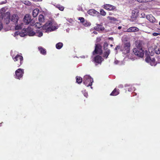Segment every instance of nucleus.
<instances>
[{
	"mask_svg": "<svg viewBox=\"0 0 160 160\" xmlns=\"http://www.w3.org/2000/svg\"><path fill=\"white\" fill-rule=\"evenodd\" d=\"M103 60V59L101 56L97 55L94 58L92 61L94 62L96 65H97L99 64H101Z\"/></svg>",
	"mask_w": 160,
	"mask_h": 160,
	"instance_id": "6e6552de",
	"label": "nucleus"
},
{
	"mask_svg": "<svg viewBox=\"0 0 160 160\" xmlns=\"http://www.w3.org/2000/svg\"><path fill=\"white\" fill-rule=\"evenodd\" d=\"M119 94V90L115 88L110 94V95L115 96Z\"/></svg>",
	"mask_w": 160,
	"mask_h": 160,
	"instance_id": "aec40b11",
	"label": "nucleus"
},
{
	"mask_svg": "<svg viewBox=\"0 0 160 160\" xmlns=\"http://www.w3.org/2000/svg\"><path fill=\"white\" fill-rule=\"evenodd\" d=\"M93 82V79L89 75H85L83 78V83L87 87L91 86Z\"/></svg>",
	"mask_w": 160,
	"mask_h": 160,
	"instance_id": "20e7f679",
	"label": "nucleus"
},
{
	"mask_svg": "<svg viewBox=\"0 0 160 160\" xmlns=\"http://www.w3.org/2000/svg\"><path fill=\"white\" fill-rule=\"evenodd\" d=\"M131 44L130 42H127L124 43L121 48V51L124 54H126L130 52Z\"/></svg>",
	"mask_w": 160,
	"mask_h": 160,
	"instance_id": "423d86ee",
	"label": "nucleus"
},
{
	"mask_svg": "<svg viewBox=\"0 0 160 160\" xmlns=\"http://www.w3.org/2000/svg\"><path fill=\"white\" fill-rule=\"evenodd\" d=\"M135 47L132 50L133 53L136 56L140 58L143 57L144 51L142 49V42L140 40L135 42Z\"/></svg>",
	"mask_w": 160,
	"mask_h": 160,
	"instance_id": "f257e3e1",
	"label": "nucleus"
},
{
	"mask_svg": "<svg viewBox=\"0 0 160 160\" xmlns=\"http://www.w3.org/2000/svg\"><path fill=\"white\" fill-rule=\"evenodd\" d=\"M3 24L1 21H0V30H1L3 28Z\"/></svg>",
	"mask_w": 160,
	"mask_h": 160,
	"instance_id": "ea45409f",
	"label": "nucleus"
},
{
	"mask_svg": "<svg viewBox=\"0 0 160 160\" xmlns=\"http://www.w3.org/2000/svg\"><path fill=\"white\" fill-rule=\"evenodd\" d=\"M24 74V69L21 68L18 69L15 72V77L16 79H20L23 77Z\"/></svg>",
	"mask_w": 160,
	"mask_h": 160,
	"instance_id": "0eeeda50",
	"label": "nucleus"
},
{
	"mask_svg": "<svg viewBox=\"0 0 160 160\" xmlns=\"http://www.w3.org/2000/svg\"><path fill=\"white\" fill-rule=\"evenodd\" d=\"M38 48L41 54L43 55H45L46 54L47 52L45 49L41 47H38Z\"/></svg>",
	"mask_w": 160,
	"mask_h": 160,
	"instance_id": "6ab92c4d",
	"label": "nucleus"
},
{
	"mask_svg": "<svg viewBox=\"0 0 160 160\" xmlns=\"http://www.w3.org/2000/svg\"><path fill=\"white\" fill-rule=\"evenodd\" d=\"M76 82L78 84L81 83L82 81V78L79 76H77L76 77Z\"/></svg>",
	"mask_w": 160,
	"mask_h": 160,
	"instance_id": "393cba45",
	"label": "nucleus"
},
{
	"mask_svg": "<svg viewBox=\"0 0 160 160\" xmlns=\"http://www.w3.org/2000/svg\"><path fill=\"white\" fill-rule=\"evenodd\" d=\"M159 34H160V33H157V32H153L152 33V35L154 36H157Z\"/></svg>",
	"mask_w": 160,
	"mask_h": 160,
	"instance_id": "a19ab883",
	"label": "nucleus"
},
{
	"mask_svg": "<svg viewBox=\"0 0 160 160\" xmlns=\"http://www.w3.org/2000/svg\"><path fill=\"white\" fill-rule=\"evenodd\" d=\"M151 57H147L145 58V61L147 62H149L152 66H155L156 64L155 60L154 58H152Z\"/></svg>",
	"mask_w": 160,
	"mask_h": 160,
	"instance_id": "9b49d317",
	"label": "nucleus"
},
{
	"mask_svg": "<svg viewBox=\"0 0 160 160\" xmlns=\"http://www.w3.org/2000/svg\"><path fill=\"white\" fill-rule=\"evenodd\" d=\"M139 30V29L137 27L132 26L128 28L125 32H138Z\"/></svg>",
	"mask_w": 160,
	"mask_h": 160,
	"instance_id": "f8f14e48",
	"label": "nucleus"
},
{
	"mask_svg": "<svg viewBox=\"0 0 160 160\" xmlns=\"http://www.w3.org/2000/svg\"><path fill=\"white\" fill-rule=\"evenodd\" d=\"M159 24L160 25V21L159 22Z\"/></svg>",
	"mask_w": 160,
	"mask_h": 160,
	"instance_id": "603ef678",
	"label": "nucleus"
},
{
	"mask_svg": "<svg viewBox=\"0 0 160 160\" xmlns=\"http://www.w3.org/2000/svg\"><path fill=\"white\" fill-rule=\"evenodd\" d=\"M19 19V17L16 14H14L10 16V20L14 24H17Z\"/></svg>",
	"mask_w": 160,
	"mask_h": 160,
	"instance_id": "1a4fd4ad",
	"label": "nucleus"
},
{
	"mask_svg": "<svg viewBox=\"0 0 160 160\" xmlns=\"http://www.w3.org/2000/svg\"><path fill=\"white\" fill-rule=\"evenodd\" d=\"M56 7L61 11H63L64 9V7L60 5H57L56 6Z\"/></svg>",
	"mask_w": 160,
	"mask_h": 160,
	"instance_id": "bb28decb",
	"label": "nucleus"
},
{
	"mask_svg": "<svg viewBox=\"0 0 160 160\" xmlns=\"http://www.w3.org/2000/svg\"><path fill=\"white\" fill-rule=\"evenodd\" d=\"M78 19L80 20L81 22L83 23L85 21L84 18L83 17H79Z\"/></svg>",
	"mask_w": 160,
	"mask_h": 160,
	"instance_id": "f704fd0d",
	"label": "nucleus"
},
{
	"mask_svg": "<svg viewBox=\"0 0 160 160\" xmlns=\"http://www.w3.org/2000/svg\"><path fill=\"white\" fill-rule=\"evenodd\" d=\"M108 19L109 20H115V18L109 16L108 17Z\"/></svg>",
	"mask_w": 160,
	"mask_h": 160,
	"instance_id": "4c0bfd02",
	"label": "nucleus"
},
{
	"mask_svg": "<svg viewBox=\"0 0 160 160\" xmlns=\"http://www.w3.org/2000/svg\"><path fill=\"white\" fill-rule=\"evenodd\" d=\"M31 19V17L28 14L25 15L23 18V21L26 25L29 24V22Z\"/></svg>",
	"mask_w": 160,
	"mask_h": 160,
	"instance_id": "2eb2a0df",
	"label": "nucleus"
},
{
	"mask_svg": "<svg viewBox=\"0 0 160 160\" xmlns=\"http://www.w3.org/2000/svg\"><path fill=\"white\" fill-rule=\"evenodd\" d=\"M137 1L139 2L142 3L148 2L149 0H137Z\"/></svg>",
	"mask_w": 160,
	"mask_h": 160,
	"instance_id": "473e14b6",
	"label": "nucleus"
},
{
	"mask_svg": "<svg viewBox=\"0 0 160 160\" xmlns=\"http://www.w3.org/2000/svg\"><path fill=\"white\" fill-rule=\"evenodd\" d=\"M103 8L108 10H112L115 8V7L111 5L106 4L103 5Z\"/></svg>",
	"mask_w": 160,
	"mask_h": 160,
	"instance_id": "dca6fc26",
	"label": "nucleus"
},
{
	"mask_svg": "<svg viewBox=\"0 0 160 160\" xmlns=\"http://www.w3.org/2000/svg\"><path fill=\"white\" fill-rule=\"evenodd\" d=\"M100 14L103 16H105L106 15V12L102 9H100Z\"/></svg>",
	"mask_w": 160,
	"mask_h": 160,
	"instance_id": "cd10ccee",
	"label": "nucleus"
},
{
	"mask_svg": "<svg viewBox=\"0 0 160 160\" xmlns=\"http://www.w3.org/2000/svg\"><path fill=\"white\" fill-rule=\"evenodd\" d=\"M108 39L109 40H110L112 41H113V38L112 37H110V38H109Z\"/></svg>",
	"mask_w": 160,
	"mask_h": 160,
	"instance_id": "a18cd8bd",
	"label": "nucleus"
},
{
	"mask_svg": "<svg viewBox=\"0 0 160 160\" xmlns=\"http://www.w3.org/2000/svg\"><path fill=\"white\" fill-rule=\"evenodd\" d=\"M28 4H29L30 5L31 4V2H30L29 1H28Z\"/></svg>",
	"mask_w": 160,
	"mask_h": 160,
	"instance_id": "49530a36",
	"label": "nucleus"
},
{
	"mask_svg": "<svg viewBox=\"0 0 160 160\" xmlns=\"http://www.w3.org/2000/svg\"><path fill=\"white\" fill-rule=\"evenodd\" d=\"M94 28L98 31H102L104 30L105 28L102 25L99 24H96V26L94 27Z\"/></svg>",
	"mask_w": 160,
	"mask_h": 160,
	"instance_id": "4468645a",
	"label": "nucleus"
},
{
	"mask_svg": "<svg viewBox=\"0 0 160 160\" xmlns=\"http://www.w3.org/2000/svg\"><path fill=\"white\" fill-rule=\"evenodd\" d=\"M19 34L20 36L21 37H23L25 36V34L24 33L19 32V33H17V34Z\"/></svg>",
	"mask_w": 160,
	"mask_h": 160,
	"instance_id": "58836bf2",
	"label": "nucleus"
},
{
	"mask_svg": "<svg viewBox=\"0 0 160 160\" xmlns=\"http://www.w3.org/2000/svg\"><path fill=\"white\" fill-rule=\"evenodd\" d=\"M108 44L107 42H104L103 44V48L104 50H106L107 49H108Z\"/></svg>",
	"mask_w": 160,
	"mask_h": 160,
	"instance_id": "c85d7f7f",
	"label": "nucleus"
},
{
	"mask_svg": "<svg viewBox=\"0 0 160 160\" xmlns=\"http://www.w3.org/2000/svg\"><path fill=\"white\" fill-rule=\"evenodd\" d=\"M157 58H158V62L159 63H160V57L158 56Z\"/></svg>",
	"mask_w": 160,
	"mask_h": 160,
	"instance_id": "79ce46f5",
	"label": "nucleus"
},
{
	"mask_svg": "<svg viewBox=\"0 0 160 160\" xmlns=\"http://www.w3.org/2000/svg\"><path fill=\"white\" fill-rule=\"evenodd\" d=\"M12 58L16 62V66L18 67H20L23 63V57L20 55L17 54L15 57H13Z\"/></svg>",
	"mask_w": 160,
	"mask_h": 160,
	"instance_id": "7ed1b4c3",
	"label": "nucleus"
},
{
	"mask_svg": "<svg viewBox=\"0 0 160 160\" xmlns=\"http://www.w3.org/2000/svg\"><path fill=\"white\" fill-rule=\"evenodd\" d=\"M39 11V10L38 8L35 9L32 12V16L34 17H36L38 15Z\"/></svg>",
	"mask_w": 160,
	"mask_h": 160,
	"instance_id": "4be33fe9",
	"label": "nucleus"
},
{
	"mask_svg": "<svg viewBox=\"0 0 160 160\" xmlns=\"http://www.w3.org/2000/svg\"><path fill=\"white\" fill-rule=\"evenodd\" d=\"M103 53V57L106 58H107L110 53V49H107Z\"/></svg>",
	"mask_w": 160,
	"mask_h": 160,
	"instance_id": "412c9836",
	"label": "nucleus"
},
{
	"mask_svg": "<svg viewBox=\"0 0 160 160\" xmlns=\"http://www.w3.org/2000/svg\"><path fill=\"white\" fill-rule=\"evenodd\" d=\"M118 28L119 29H120L121 28V27H118Z\"/></svg>",
	"mask_w": 160,
	"mask_h": 160,
	"instance_id": "09e8293b",
	"label": "nucleus"
},
{
	"mask_svg": "<svg viewBox=\"0 0 160 160\" xmlns=\"http://www.w3.org/2000/svg\"><path fill=\"white\" fill-rule=\"evenodd\" d=\"M82 92H83L84 96L86 97L87 98L88 96V92H86V90H84Z\"/></svg>",
	"mask_w": 160,
	"mask_h": 160,
	"instance_id": "72a5a7b5",
	"label": "nucleus"
},
{
	"mask_svg": "<svg viewBox=\"0 0 160 160\" xmlns=\"http://www.w3.org/2000/svg\"><path fill=\"white\" fill-rule=\"evenodd\" d=\"M155 52L156 54H160V49L159 48H156L155 49Z\"/></svg>",
	"mask_w": 160,
	"mask_h": 160,
	"instance_id": "7c9ffc66",
	"label": "nucleus"
},
{
	"mask_svg": "<svg viewBox=\"0 0 160 160\" xmlns=\"http://www.w3.org/2000/svg\"><path fill=\"white\" fill-rule=\"evenodd\" d=\"M10 13L9 12H7L5 14H1L0 17L2 18L4 17V19L3 21L4 24H8L9 23L10 20Z\"/></svg>",
	"mask_w": 160,
	"mask_h": 160,
	"instance_id": "39448f33",
	"label": "nucleus"
},
{
	"mask_svg": "<svg viewBox=\"0 0 160 160\" xmlns=\"http://www.w3.org/2000/svg\"><path fill=\"white\" fill-rule=\"evenodd\" d=\"M27 31L28 35L30 36H33L35 34V32L33 31V29L30 27H28L27 28Z\"/></svg>",
	"mask_w": 160,
	"mask_h": 160,
	"instance_id": "f3484780",
	"label": "nucleus"
},
{
	"mask_svg": "<svg viewBox=\"0 0 160 160\" xmlns=\"http://www.w3.org/2000/svg\"><path fill=\"white\" fill-rule=\"evenodd\" d=\"M141 16H142V18H144L145 16V15L144 13H142L141 14Z\"/></svg>",
	"mask_w": 160,
	"mask_h": 160,
	"instance_id": "c03bdc74",
	"label": "nucleus"
},
{
	"mask_svg": "<svg viewBox=\"0 0 160 160\" xmlns=\"http://www.w3.org/2000/svg\"><path fill=\"white\" fill-rule=\"evenodd\" d=\"M22 23L21 24H20L19 25H16L15 27V30H19L21 29L22 28Z\"/></svg>",
	"mask_w": 160,
	"mask_h": 160,
	"instance_id": "a878e982",
	"label": "nucleus"
},
{
	"mask_svg": "<svg viewBox=\"0 0 160 160\" xmlns=\"http://www.w3.org/2000/svg\"><path fill=\"white\" fill-rule=\"evenodd\" d=\"M2 124V123H0V127L1 126V124Z\"/></svg>",
	"mask_w": 160,
	"mask_h": 160,
	"instance_id": "3c124183",
	"label": "nucleus"
},
{
	"mask_svg": "<svg viewBox=\"0 0 160 160\" xmlns=\"http://www.w3.org/2000/svg\"><path fill=\"white\" fill-rule=\"evenodd\" d=\"M93 55L95 54H99L101 55L102 54V51L101 49V46L99 44L96 45L95 49L93 52Z\"/></svg>",
	"mask_w": 160,
	"mask_h": 160,
	"instance_id": "9d476101",
	"label": "nucleus"
},
{
	"mask_svg": "<svg viewBox=\"0 0 160 160\" xmlns=\"http://www.w3.org/2000/svg\"><path fill=\"white\" fill-rule=\"evenodd\" d=\"M83 24L85 26H88V25H89L90 24L88 22H87V21H85L84 22H83Z\"/></svg>",
	"mask_w": 160,
	"mask_h": 160,
	"instance_id": "e433bc0d",
	"label": "nucleus"
},
{
	"mask_svg": "<svg viewBox=\"0 0 160 160\" xmlns=\"http://www.w3.org/2000/svg\"><path fill=\"white\" fill-rule=\"evenodd\" d=\"M37 33L38 34V36L39 37H41L43 35L42 32L41 31H38Z\"/></svg>",
	"mask_w": 160,
	"mask_h": 160,
	"instance_id": "c9c22d12",
	"label": "nucleus"
},
{
	"mask_svg": "<svg viewBox=\"0 0 160 160\" xmlns=\"http://www.w3.org/2000/svg\"><path fill=\"white\" fill-rule=\"evenodd\" d=\"M35 27L38 28H40L42 27V24L40 22H37L35 23Z\"/></svg>",
	"mask_w": 160,
	"mask_h": 160,
	"instance_id": "c756f323",
	"label": "nucleus"
},
{
	"mask_svg": "<svg viewBox=\"0 0 160 160\" xmlns=\"http://www.w3.org/2000/svg\"><path fill=\"white\" fill-rule=\"evenodd\" d=\"M38 20L40 22H44V18L42 14H40L38 17Z\"/></svg>",
	"mask_w": 160,
	"mask_h": 160,
	"instance_id": "5701e85b",
	"label": "nucleus"
},
{
	"mask_svg": "<svg viewBox=\"0 0 160 160\" xmlns=\"http://www.w3.org/2000/svg\"><path fill=\"white\" fill-rule=\"evenodd\" d=\"M146 18L150 22L152 23H157L158 22L157 21H156L155 18L151 14L147 15Z\"/></svg>",
	"mask_w": 160,
	"mask_h": 160,
	"instance_id": "ddd939ff",
	"label": "nucleus"
},
{
	"mask_svg": "<svg viewBox=\"0 0 160 160\" xmlns=\"http://www.w3.org/2000/svg\"><path fill=\"white\" fill-rule=\"evenodd\" d=\"M88 13L91 15L93 16L94 14H97L98 12L94 9H90L88 10L87 12Z\"/></svg>",
	"mask_w": 160,
	"mask_h": 160,
	"instance_id": "a211bd4d",
	"label": "nucleus"
},
{
	"mask_svg": "<svg viewBox=\"0 0 160 160\" xmlns=\"http://www.w3.org/2000/svg\"><path fill=\"white\" fill-rule=\"evenodd\" d=\"M110 46H111V47H112V46H113V45H112L111 44V45H110Z\"/></svg>",
	"mask_w": 160,
	"mask_h": 160,
	"instance_id": "8fccbe9b",
	"label": "nucleus"
},
{
	"mask_svg": "<svg viewBox=\"0 0 160 160\" xmlns=\"http://www.w3.org/2000/svg\"><path fill=\"white\" fill-rule=\"evenodd\" d=\"M42 28L45 30V32H49L56 29V27L52 26V23L50 21L47 22L43 26Z\"/></svg>",
	"mask_w": 160,
	"mask_h": 160,
	"instance_id": "f03ea898",
	"label": "nucleus"
},
{
	"mask_svg": "<svg viewBox=\"0 0 160 160\" xmlns=\"http://www.w3.org/2000/svg\"><path fill=\"white\" fill-rule=\"evenodd\" d=\"M63 44L62 42H58L56 45V48L58 49H60L63 46Z\"/></svg>",
	"mask_w": 160,
	"mask_h": 160,
	"instance_id": "b1692460",
	"label": "nucleus"
},
{
	"mask_svg": "<svg viewBox=\"0 0 160 160\" xmlns=\"http://www.w3.org/2000/svg\"><path fill=\"white\" fill-rule=\"evenodd\" d=\"M29 23L31 26H33L35 24L34 20L31 19Z\"/></svg>",
	"mask_w": 160,
	"mask_h": 160,
	"instance_id": "2f4dec72",
	"label": "nucleus"
},
{
	"mask_svg": "<svg viewBox=\"0 0 160 160\" xmlns=\"http://www.w3.org/2000/svg\"><path fill=\"white\" fill-rule=\"evenodd\" d=\"M93 33H95V34H96V33H97V32H96L95 31H94L93 32Z\"/></svg>",
	"mask_w": 160,
	"mask_h": 160,
	"instance_id": "de8ad7c7",
	"label": "nucleus"
},
{
	"mask_svg": "<svg viewBox=\"0 0 160 160\" xmlns=\"http://www.w3.org/2000/svg\"><path fill=\"white\" fill-rule=\"evenodd\" d=\"M118 87L119 88H123V86L122 84H120L118 86Z\"/></svg>",
	"mask_w": 160,
	"mask_h": 160,
	"instance_id": "37998d69",
	"label": "nucleus"
}]
</instances>
